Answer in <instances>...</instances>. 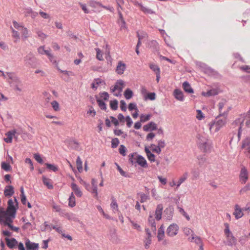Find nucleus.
Listing matches in <instances>:
<instances>
[{
	"mask_svg": "<svg viewBox=\"0 0 250 250\" xmlns=\"http://www.w3.org/2000/svg\"><path fill=\"white\" fill-rule=\"evenodd\" d=\"M188 240L190 242H193L194 241V242L199 246L203 244L201 237L196 236L195 235L192 237H189Z\"/></svg>",
	"mask_w": 250,
	"mask_h": 250,
	"instance_id": "bb28decb",
	"label": "nucleus"
},
{
	"mask_svg": "<svg viewBox=\"0 0 250 250\" xmlns=\"http://www.w3.org/2000/svg\"><path fill=\"white\" fill-rule=\"evenodd\" d=\"M150 117H151V115H150V114H147V115L142 114L140 116V122L144 123L146 121H147L150 120Z\"/></svg>",
	"mask_w": 250,
	"mask_h": 250,
	"instance_id": "864d4df0",
	"label": "nucleus"
},
{
	"mask_svg": "<svg viewBox=\"0 0 250 250\" xmlns=\"http://www.w3.org/2000/svg\"><path fill=\"white\" fill-rule=\"evenodd\" d=\"M145 248L147 249L149 248V245L151 243V237L146 236L145 240Z\"/></svg>",
	"mask_w": 250,
	"mask_h": 250,
	"instance_id": "e2e57ef3",
	"label": "nucleus"
},
{
	"mask_svg": "<svg viewBox=\"0 0 250 250\" xmlns=\"http://www.w3.org/2000/svg\"><path fill=\"white\" fill-rule=\"evenodd\" d=\"M144 98L146 100L147 99L154 100L156 99V94L154 92L148 93L144 96Z\"/></svg>",
	"mask_w": 250,
	"mask_h": 250,
	"instance_id": "79ce46f5",
	"label": "nucleus"
},
{
	"mask_svg": "<svg viewBox=\"0 0 250 250\" xmlns=\"http://www.w3.org/2000/svg\"><path fill=\"white\" fill-rule=\"evenodd\" d=\"M163 210V205L162 204H158L157 206L155 212V218L156 220L159 221L161 219Z\"/></svg>",
	"mask_w": 250,
	"mask_h": 250,
	"instance_id": "4468645a",
	"label": "nucleus"
},
{
	"mask_svg": "<svg viewBox=\"0 0 250 250\" xmlns=\"http://www.w3.org/2000/svg\"><path fill=\"white\" fill-rule=\"evenodd\" d=\"M125 83L122 80H118L115 84L111 87V90L115 96H121V92L124 87Z\"/></svg>",
	"mask_w": 250,
	"mask_h": 250,
	"instance_id": "39448f33",
	"label": "nucleus"
},
{
	"mask_svg": "<svg viewBox=\"0 0 250 250\" xmlns=\"http://www.w3.org/2000/svg\"><path fill=\"white\" fill-rule=\"evenodd\" d=\"M150 147L152 148V150L153 152H156V153L159 154L161 152V149L157 146H155L154 144H151Z\"/></svg>",
	"mask_w": 250,
	"mask_h": 250,
	"instance_id": "4d7b16f0",
	"label": "nucleus"
},
{
	"mask_svg": "<svg viewBox=\"0 0 250 250\" xmlns=\"http://www.w3.org/2000/svg\"><path fill=\"white\" fill-rule=\"evenodd\" d=\"M233 215L237 219L241 218L243 216L242 209L238 205H236L235 206Z\"/></svg>",
	"mask_w": 250,
	"mask_h": 250,
	"instance_id": "aec40b11",
	"label": "nucleus"
},
{
	"mask_svg": "<svg viewBox=\"0 0 250 250\" xmlns=\"http://www.w3.org/2000/svg\"><path fill=\"white\" fill-rule=\"evenodd\" d=\"M173 214V209L171 208H167L164 210V217H166L167 220L170 221L172 220Z\"/></svg>",
	"mask_w": 250,
	"mask_h": 250,
	"instance_id": "a211bd4d",
	"label": "nucleus"
},
{
	"mask_svg": "<svg viewBox=\"0 0 250 250\" xmlns=\"http://www.w3.org/2000/svg\"><path fill=\"white\" fill-rule=\"evenodd\" d=\"M109 239L111 241L114 243H118L119 239L116 234V231L115 229L110 230L109 234Z\"/></svg>",
	"mask_w": 250,
	"mask_h": 250,
	"instance_id": "6ab92c4d",
	"label": "nucleus"
},
{
	"mask_svg": "<svg viewBox=\"0 0 250 250\" xmlns=\"http://www.w3.org/2000/svg\"><path fill=\"white\" fill-rule=\"evenodd\" d=\"M250 146V137L246 138L242 142V148Z\"/></svg>",
	"mask_w": 250,
	"mask_h": 250,
	"instance_id": "8fccbe9b",
	"label": "nucleus"
},
{
	"mask_svg": "<svg viewBox=\"0 0 250 250\" xmlns=\"http://www.w3.org/2000/svg\"><path fill=\"white\" fill-rule=\"evenodd\" d=\"M1 168L6 171H9L11 170V166L9 164H7L5 162H2Z\"/></svg>",
	"mask_w": 250,
	"mask_h": 250,
	"instance_id": "3c124183",
	"label": "nucleus"
},
{
	"mask_svg": "<svg viewBox=\"0 0 250 250\" xmlns=\"http://www.w3.org/2000/svg\"><path fill=\"white\" fill-rule=\"evenodd\" d=\"M179 212L187 219V220H190V217L184 209L180 207H178Z\"/></svg>",
	"mask_w": 250,
	"mask_h": 250,
	"instance_id": "6e6d98bb",
	"label": "nucleus"
},
{
	"mask_svg": "<svg viewBox=\"0 0 250 250\" xmlns=\"http://www.w3.org/2000/svg\"><path fill=\"white\" fill-rule=\"evenodd\" d=\"M136 164H138L143 167H147V162L146 159L141 155H138L137 156Z\"/></svg>",
	"mask_w": 250,
	"mask_h": 250,
	"instance_id": "412c9836",
	"label": "nucleus"
},
{
	"mask_svg": "<svg viewBox=\"0 0 250 250\" xmlns=\"http://www.w3.org/2000/svg\"><path fill=\"white\" fill-rule=\"evenodd\" d=\"M119 144V141L118 138H114L111 141V147L113 148H116Z\"/></svg>",
	"mask_w": 250,
	"mask_h": 250,
	"instance_id": "680f3d73",
	"label": "nucleus"
},
{
	"mask_svg": "<svg viewBox=\"0 0 250 250\" xmlns=\"http://www.w3.org/2000/svg\"><path fill=\"white\" fill-rule=\"evenodd\" d=\"M140 9L145 14H153L155 13V12L153 11L152 9L143 5L142 6Z\"/></svg>",
	"mask_w": 250,
	"mask_h": 250,
	"instance_id": "4c0bfd02",
	"label": "nucleus"
},
{
	"mask_svg": "<svg viewBox=\"0 0 250 250\" xmlns=\"http://www.w3.org/2000/svg\"><path fill=\"white\" fill-rule=\"evenodd\" d=\"M248 172L246 168L245 167L242 168L240 178L243 183H245L247 180L248 179Z\"/></svg>",
	"mask_w": 250,
	"mask_h": 250,
	"instance_id": "b1692460",
	"label": "nucleus"
},
{
	"mask_svg": "<svg viewBox=\"0 0 250 250\" xmlns=\"http://www.w3.org/2000/svg\"><path fill=\"white\" fill-rule=\"evenodd\" d=\"M5 240L7 247L10 249L16 248L18 244V242L14 238H9L8 237H6L5 238Z\"/></svg>",
	"mask_w": 250,
	"mask_h": 250,
	"instance_id": "ddd939ff",
	"label": "nucleus"
},
{
	"mask_svg": "<svg viewBox=\"0 0 250 250\" xmlns=\"http://www.w3.org/2000/svg\"><path fill=\"white\" fill-rule=\"evenodd\" d=\"M51 104L55 111H58L60 110L59 104L58 102H57L56 101H53V102H52L51 103Z\"/></svg>",
	"mask_w": 250,
	"mask_h": 250,
	"instance_id": "5fc2aeb1",
	"label": "nucleus"
},
{
	"mask_svg": "<svg viewBox=\"0 0 250 250\" xmlns=\"http://www.w3.org/2000/svg\"><path fill=\"white\" fill-rule=\"evenodd\" d=\"M149 67L156 74L160 73V69L157 65L152 63L149 65Z\"/></svg>",
	"mask_w": 250,
	"mask_h": 250,
	"instance_id": "c03bdc74",
	"label": "nucleus"
},
{
	"mask_svg": "<svg viewBox=\"0 0 250 250\" xmlns=\"http://www.w3.org/2000/svg\"><path fill=\"white\" fill-rule=\"evenodd\" d=\"M250 190V183L247 184L246 186H245L243 188H242L240 192L241 194H243L245 192H246L247 191H249Z\"/></svg>",
	"mask_w": 250,
	"mask_h": 250,
	"instance_id": "774afa93",
	"label": "nucleus"
},
{
	"mask_svg": "<svg viewBox=\"0 0 250 250\" xmlns=\"http://www.w3.org/2000/svg\"><path fill=\"white\" fill-rule=\"evenodd\" d=\"M157 128V125L153 122H151L143 126V129L145 131L155 130Z\"/></svg>",
	"mask_w": 250,
	"mask_h": 250,
	"instance_id": "f3484780",
	"label": "nucleus"
},
{
	"mask_svg": "<svg viewBox=\"0 0 250 250\" xmlns=\"http://www.w3.org/2000/svg\"><path fill=\"white\" fill-rule=\"evenodd\" d=\"M77 168L79 172H81L83 169L82 161L80 157L78 156L76 160Z\"/></svg>",
	"mask_w": 250,
	"mask_h": 250,
	"instance_id": "a19ab883",
	"label": "nucleus"
},
{
	"mask_svg": "<svg viewBox=\"0 0 250 250\" xmlns=\"http://www.w3.org/2000/svg\"><path fill=\"white\" fill-rule=\"evenodd\" d=\"M102 83V80L100 79H95L93 82L91 83V88L94 89H96L98 86Z\"/></svg>",
	"mask_w": 250,
	"mask_h": 250,
	"instance_id": "58836bf2",
	"label": "nucleus"
},
{
	"mask_svg": "<svg viewBox=\"0 0 250 250\" xmlns=\"http://www.w3.org/2000/svg\"><path fill=\"white\" fill-rule=\"evenodd\" d=\"M126 69V65L123 61H120L118 62L115 72L119 75H122Z\"/></svg>",
	"mask_w": 250,
	"mask_h": 250,
	"instance_id": "9b49d317",
	"label": "nucleus"
},
{
	"mask_svg": "<svg viewBox=\"0 0 250 250\" xmlns=\"http://www.w3.org/2000/svg\"><path fill=\"white\" fill-rule=\"evenodd\" d=\"M126 148L125 146L123 145H121L119 149V153L123 156H125L126 155Z\"/></svg>",
	"mask_w": 250,
	"mask_h": 250,
	"instance_id": "13d9d810",
	"label": "nucleus"
},
{
	"mask_svg": "<svg viewBox=\"0 0 250 250\" xmlns=\"http://www.w3.org/2000/svg\"><path fill=\"white\" fill-rule=\"evenodd\" d=\"M71 187L73 191L74 192L75 194L77 197H81L82 196L83 193L82 191L76 184L74 183H72Z\"/></svg>",
	"mask_w": 250,
	"mask_h": 250,
	"instance_id": "393cba45",
	"label": "nucleus"
},
{
	"mask_svg": "<svg viewBox=\"0 0 250 250\" xmlns=\"http://www.w3.org/2000/svg\"><path fill=\"white\" fill-rule=\"evenodd\" d=\"M192 179L195 180L198 178L199 176V172L196 170L192 169L191 171Z\"/></svg>",
	"mask_w": 250,
	"mask_h": 250,
	"instance_id": "0e129e2a",
	"label": "nucleus"
},
{
	"mask_svg": "<svg viewBox=\"0 0 250 250\" xmlns=\"http://www.w3.org/2000/svg\"><path fill=\"white\" fill-rule=\"evenodd\" d=\"M226 124V118H216L215 120L208 124V127L211 133L218 132Z\"/></svg>",
	"mask_w": 250,
	"mask_h": 250,
	"instance_id": "f03ea898",
	"label": "nucleus"
},
{
	"mask_svg": "<svg viewBox=\"0 0 250 250\" xmlns=\"http://www.w3.org/2000/svg\"><path fill=\"white\" fill-rule=\"evenodd\" d=\"M197 144L201 150L205 152L210 151L211 143L208 139L199 134L197 136Z\"/></svg>",
	"mask_w": 250,
	"mask_h": 250,
	"instance_id": "7ed1b4c3",
	"label": "nucleus"
},
{
	"mask_svg": "<svg viewBox=\"0 0 250 250\" xmlns=\"http://www.w3.org/2000/svg\"><path fill=\"white\" fill-rule=\"evenodd\" d=\"M8 77L9 81L8 82L10 84L13 83L14 85V90L21 92L22 91V83L21 80L16 76L15 73H8Z\"/></svg>",
	"mask_w": 250,
	"mask_h": 250,
	"instance_id": "20e7f679",
	"label": "nucleus"
},
{
	"mask_svg": "<svg viewBox=\"0 0 250 250\" xmlns=\"http://www.w3.org/2000/svg\"><path fill=\"white\" fill-rule=\"evenodd\" d=\"M24 61L25 64L32 67H34L36 64L37 59L32 53L30 52L24 58Z\"/></svg>",
	"mask_w": 250,
	"mask_h": 250,
	"instance_id": "423d86ee",
	"label": "nucleus"
},
{
	"mask_svg": "<svg viewBox=\"0 0 250 250\" xmlns=\"http://www.w3.org/2000/svg\"><path fill=\"white\" fill-rule=\"evenodd\" d=\"M140 202L143 203L149 199V196L148 195L145 194L144 193H140Z\"/></svg>",
	"mask_w": 250,
	"mask_h": 250,
	"instance_id": "de8ad7c7",
	"label": "nucleus"
},
{
	"mask_svg": "<svg viewBox=\"0 0 250 250\" xmlns=\"http://www.w3.org/2000/svg\"><path fill=\"white\" fill-rule=\"evenodd\" d=\"M75 205V197L73 192H72L69 198V206L70 207H74Z\"/></svg>",
	"mask_w": 250,
	"mask_h": 250,
	"instance_id": "f704fd0d",
	"label": "nucleus"
},
{
	"mask_svg": "<svg viewBox=\"0 0 250 250\" xmlns=\"http://www.w3.org/2000/svg\"><path fill=\"white\" fill-rule=\"evenodd\" d=\"M218 93V90L216 89H212L206 92H202V95L206 97H209L211 96H215L217 95Z\"/></svg>",
	"mask_w": 250,
	"mask_h": 250,
	"instance_id": "c85d7f7f",
	"label": "nucleus"
},
{
	"mask_svg": "<svg viewBox=\"0 0 250 250\" xmlns=\"http://www.w3.org/2000/svg\"><path fill=\"white\" fill-rule=\"evenodd\" d=\"M183 232H184V233L185 234V235L186 236L190 235V237H192L195 235L193 230H192L189 228H184Z\"/></svg>",
	"mask_w": 250,
	"mask_h": 250,
	"instance_id": "c9c22d12",
	"label": "nucleus"
},
{
	"mask_svg": "<svg viewBox=\"0 0 250 250\" xmlns=\"http://www.w3.org/2000/svg\"><path fill=\"white\" fill-rule=\"evenodd\" d=\"M97 102L100 108L102 110H105L106 109V105L105 103L100 99H97Z\"/></svg>",
	"mask_w": 250,
	"mask_h": 250,
	"instance_id": "603ef678",
	"label": "nucleus"
},
{
	"mask_svg": "<svg viewBox=\"0 0 250 250\" xmlns=\"http://www.w3.org/2000/svg\"><path fill=\"white\" fill-rule=\"evenodd\" d=\"M237 242L236 239L232 234H228L227 236V245L230 246L235 245Z\"/></svg>",
	"mask_w": 250,
	"mask_h": 250,
	"instance_id": "4be33fe9",
	"label": "nucleus"
},
{
	"mask_svg": "<svg viewBox=\"0 0 250 250\" xmlns=\"http://www.w3.org/2000/svg\"><path fill=\"white\" fill-rule=\"evenodd\" d=\"M64 217L66 218L70 221H73L74 222H77L79 221L78 218L76 217V215L73 213L67 212V213L65 214Z\"/></svg>",
	"mask_w": 250,
	"mask_h": 250,
	"instance_id": "2f4dec72",
	"label": "nucleus"
},
{
	"mask_svg": "<svg viewBox=\"0 0 250 250\" xmlns=\"http://www.w3.org/2000/svg\"><path fill=\"white\" fill-rule=\"evenodd\" d=\"M148 221L151 226L154 228V229H156V223L152 214H149Z\"/></svg>",
	"mask_w": 250,
	"mask_h": 250,
	"instance_id": "09e8293b",
	"label": "nucleus"
},
{
	"mask_svg": "<svg viewBox=\"0 0 250 250\" xmlns=\"http://www.w3.org/2000/svg\"><path fill=\"white\" fill-rule=\"evenodd\" d=\"M17 132L16 130H12L7 132L5 134L7 137L4 139V141L7 143H11L12 142L13 137L15 136V134Z\"/></svg>",
	"mask_w": 250,
	"mask_h": 250,
	"instance_id": "2eb2a0df",
	"label": "nucleus"
},
{
	"mask_svg": "<svg viewBox=\"0 0 250 250\" xmlns=\"http://www.w3.org/2000/svg\"><path fill=\"white\" fill-rule=\"evenodd\" d=\"M115 165L117 166V168L120 173L121 175L124 177H126L127 175L126 172L122 169V168L117 163H115Z\"/></svg>",
	"mask_w": 250,
	"mask_h": 250,
	"instance_id": "052dcab7",
	"label": "nucleus"
},
{
	"mask_svg": "<svg viewBox=\"0 0 250 250\" xmlns=\"http://www.w3.org/2000/svg\"><path fill=\"white\" fill-rule=\"evenodd\" d=\"M245 121L244 116L241 115L239 118H237L233 123V124L235 125H237L238 126V137L239 140H240V135L242 131V128L243 125V123Z\"/></svg>",
	"mask_w": 250,
	"mask_h": 250,
	"instance_id": "1a4fd4ad",
	"label": "nucleus"
},
{
	"mask_svg": "<svg viewBox=\"0 0 250 250\" xmlns=\"http://www.w3.org/2000/svg\"><path fill=\"white\" fill-rule=\"evenodd\" d=\"M14 188L12 186H6L4 190V194L6 197H11L14 194Z\"/></svg>",
	"mask_w": 250,
	"mask_h": 250,
	"instance_id": "5701e85b",
	"label": "nucleus"
},
{
	"mask_svg": "<svg viewBox=\"0 0 250 250\" xmlns=\"http://www.w3.org/2000/svg\"><path fill=\"white\" fill-rule=\"evenodd\" d=\"M7 204L6 210H4L3 208L0 209V216H10L11 218L15 219L17 210L19 208L17 198L14 197V200L9 199Z\"/></svg>",
	"mask_w": 250,
	"mask_h": 250,
	"instance_id": "f257e3e1",
	"label": "nucleus"
},
{
	"mask_svg": "<svg viewBox=\"0 0 250 250\" xmlns=\"http://www.w3.org/2000/svg\"><path fill=\"white\" fill-rule=\"evenodd\" d=\"M26 250H39V244L31 242L29 239H26L25 242Z\"/></svg>",
	"mask_w": 250,
	"mask_h": 250,
	"instance_id": "f8f14e48",
	"label": "nucleus"
},
{
	"mask_svg": "<svg viewBox=\"0 0 250 250\" xmlns=\"http://www.w3.org/2000/svg\"><path fill=\"white\" fill-rule=\"evenodd\" d=\"M42 182L43 184L45 185L48 188V189H52L53 188L50 179L46 178L45 176H43Z\"/></svg>",
	"mask_w": 250,
	"mask_h": 250,
	"instance_id": "7c9ffc66",
	"label": "nucleus"
},
{
	"mask_svg": "<svg viewBox=\"0 0 250 250\" xmlns=\"http://www.w3.org/2000/svg\"><path fill=\"white\" fill-rule=\"evenodd\" d=\"M124 96L126 99H130L133 96V92L129 88L126 89L124 92Z\"/></svg>",
	"mask_w": 250,
	"mask_h": 250,
	"instance_id": "e433bc0d",
	"label": "nucleus"
},
{
	"mask_svg": "<svg viewBox=\"0 0 250 250\" xmlns=\"http://www.w3.org/2000/svg\"><path fill=\"white\" fill-rule=\"evenodd\" d=\"M118 102L117 100L111 101L110 103V108L113 110H116L118 108Z\"/></svg>",
	"mask_w": 250,
	"mask_h": 250,
	"instance_id": "a18cd8bd",
	"label": "nucleus"
},
{
	"mask_svg": "<svg viewBox=\"0 0 250 250\" xmlns=\"http://www.w3.org/2000/svg\"><path fill=\"white\" fill-rule=\"evenodd\" d=\"M179 230L178 226L175 223L170 225L167 229V235L170 237L176 235Z\"/></svg>",
	"mask_w": 250,
	"mask_h": 250,
	"instance_id": "0eeeda50",
	"label": "nucleus"
},
{
	"mask_svg": "<svg viewBox=\"0 0 250 250\" xmlns=\"http://www.w3.org/2000/svg\"><path fill=\"white\" fill-rule=\"evenodd\" d=\"M138 155L136 153L130 154L128 156L129 162L132 165L136 166L137 163V156Z\"/></svg>",
	"mask_w": 250,
	"mask_h": 250,
	"instance_id": "c756f323",
	"label": "nucleus"
},
{
	"mask_svg": "<svg viewBox=\"0 0 250 250\" xmlns=\"http://www.w3.org/2000/svg\"><path fill=\"white\" fill-rule=\"evenodd\" d=\"M20 31L23 39H26L28 37V31L27 28L23 27Z\"/></svg>",
	"mask_w": 250,
	"mask_h": 250,
	"instance_id": "37998d69",
	"label": "nucleus"
},
{
	"mask_svg": "<svg viewBox=\"0 0 250 250\" xmlns=\"http://www.w3.org/2000/svg\"><path fill=\"white\" fill-rule=\"evenodd\" d=\"M38 52L41 55L47 56V54L50 52V50H45L44 46H41L38 48Z\"/></svg>",
	"mask_w": 250,
	"mask_h": 250,
	"instance_id": "473e14b6",
	"label": "nucleus"
},
{
	"mask_svg": "<svg viewBox=\"0 0 250 250\" xmlns=\"http://www.w3.org/2000/svg\"><path fill=\"white\" fill-rule=\"evenodd\" d=\"M111 208H112L113 211L115 212L118 210V206L116 200L114 198L112 199V202L110 205Z\"/></svg>",
	"mask_w": 250,
	"mask_h": 250,
	"instance_id": "ea45409f",
	"label": "nucleus"
},
{
	"mask_svg": "<svg viewBox=\"0 0 250 250\" xmlns=\"http://www.w3.org/2000/svg\"><path fill=\"white\" fill-rule=\"evenodd\" d=\"M95 50L96 51V58L99 61L103 60V55L101 53V50L99 48H97L95 49Z\"/></svg>",
	"mask_w": 250,
	"mask_h": 250,
	"instance_id": "bf43d9fd",
	"label": "nucleus"
},
{
	"mask_svg": "<svg viewBox=\"0 0 250 250\" xmlns=\"http://www.w3.org/2000/svg\"><path fill=\"white\" fill-rule=\"evenodd\" d=\"M34 157L35 159L40 164L43 163V160L41 156V155L38 153H35L34 155Z\"/></svg>",
	"mask_w": 250,
	"mask_h": 250,
	"instance_id": "338daca9",
	"label": "nucleus"
},
{
	"mask_svg": "<svg viewBox=\"0 0 250 250\" xmlns=\"http://www.w3.org/2000/svg\"><path fill=\"white\" fill-rule=\"evenodd\" d=\"M198 65L203 68L204 72L208 75L214 77H217L218 76L219 74L217 71L206 66L205 64L199 62Z\"/></svg>",
	"mask_w": 250,
	"mask_h": 250,
	"instance_id": "6e6552de",
	"label": "nucleus"
},
{
	"mask_svg": "<svg viewBox=\"0 0 250 250\" xmlns=\"http://www.w3.org/2000/svg\"><path fill=\"white\" fill-rule=\"evenodd\" d=\"M36 33L38 36L42 40H44L47 37V35L41 31L38 30L36 31Z\"/></svg>",
	"mask_w": 250,
	"mask_h": 250,
	"instance_id": "69168bd1",
	"label": "nucleus"
},
{
	"mask_svg": "<svg viewBox=\"0 0 250 250\" xmlns=\"http://www.w3.org/2000/svg\"><path fill=\"white\" fill-rule=\"evenodd\" d=\"M10 216H0V223L5 226H7L11 230L14 227L11 225L14 219H12Z\"/></svg>",
	"mask_w": 250,
	"mask_h": 250,
	"instance_id": "9d476101",
	"label": "nucleus"
},
{
	"mask_svg": "<svg viewBox=\"0 0 250 250\" xmlns=\"http://www.w3.org/2000/svg\"><path fill=\"white\" fill-rule=\"evenodd\" d=\"M173 96L174 98L181 102L184 100V96L183 92L178 89H175L173 91Z\"/></svg>",
	"mask_w": 250,
	"mask_h": 250,
	"instance_id": "dca6fc26",
	"label": "nucleus"
},
{
	"mask_svg": "<svg viewBox=\"0 0 250 250\" xmlns=\"http://www.w3.org/2000/svg\"><path fill=\"white\" fill-rule=\"evenodd\" d=\"M245 118L246 126L250 127V109L246 115H243Z\"/></svg>",
	"mask_w": 250,
	"mask_h": 250,
	"instance_id": "72a5a7b5",
	"label": "nucleus"
},
{
	"mask_svg": "<svg viewBox=\"0 0 250 250\" xmlns=\"http://www.w3.org/2000/svg\"><path fill=\"white\" fill-rule=\"evenodd\" d=\"M46 167L50 170L56 172L58 170V167L54 164L45 163Z\"/></svg>",
	"mask_w": 250,
	"mask_h": 250,
	"instance_id": "49530a36",
	"label": "nucleus"
},
{
	"mask_svg": "<svg viewBox=\"0 0 250 250\" xmlns=\"http://www.w3.org/2000/svg\"><path fill=\"white\" fill-rule=\"evenodd\" d=\"M183 87L186 92L188 93H193L194 90L191 87L188 82L186 81L183 83Z\"/></svg>",
	"mask_w": 250,
	"mask_h": 250,
	"instance_id": "cd10ccee",
	"label": "nucleus"
},
{
	"mask_svg": "<svg viewBox=\"0 0 250 250\" xmlns=\"http://www.w3.org/2000/svg\"><path fill=\"white\" fill-rule=\"evenodd\" d=\"M165 236V228L164 226L162 225L161 226L160 228L158 229L157 238L158 241H162Z\"/></svg>",
	"mask_w": 250,
	"mask_h": 250,
	"instance_id": "a878e982",
	"label": "nucleus"
}]
</instances>
